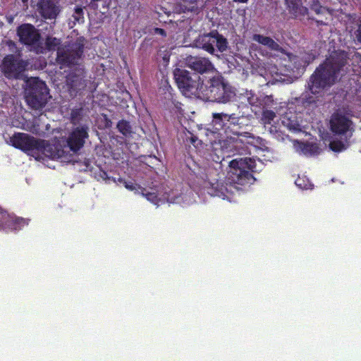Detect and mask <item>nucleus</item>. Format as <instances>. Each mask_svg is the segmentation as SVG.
<instances>
[{
  "mask_svg": "<svg viewBox=\"0 0 361 361\" xmlns=\"http://www.w3.org/2000/svg\"><path fill=\"white\" fill-rule=\"evenodd\" d=\"M84 54V45L80 42L73 44L68 48L58 47L56 61L63 67L78 66L71 70L66 76V84L71 96L85 90L87 84L85 80V71L80 61Z\"/></svg>",
  "mask_w": 361,
  "mask_h": 361,
  "instance_id": "obj_1",
  "label": "nucleus"
},
{
  "mask_svg": "<svg viewBox=\"0 0 361 361\" xmlns=\"http://www.w3.org/2000/svg\"><path fill=\"white\" fill-rule=\"evenodd\" d=\"M347 63L343 53H334L321 63L309 78L307 87L312 94H318L334 85L339 79L341 71Z\"/></svg>",
  "mask_w": 361,
  "mask_h": 361,
  "instance_id": "obj_2",
  "label": "nucleus"
},
{
  "mask_svg": "<svg viewBox=\"0 0 361 361\" xmlns=\"http://www.w3.org/2000/svg\"><path fill=\"white\" fill-rule=\"evenodd\" d=\"M10 142L13 147L23 152L35 156L39 153H49L52 159H60L64 156L65 152L61 145L51 146L44 140L37 139L30 135L23 133H16L10 137ZM39 159L38 156L35 157Z\"/></svg>",
  "mask_w": 361,
  "mask_h": 361,
  "instance_id": "obj_3",
  "label": "nucleus"
},
{
  "mask_svg": "<svg viewBox=\"0 0 361 361\" xmlns=\"http://www.w3.org/2000/svg\"><path fill=\"white\" fill-rule=\"evenodd\" d=\"M228 166L226 178L231 185L252 184L255 180L253 173L259 171L256 160L250 157L233 159L228 162Z\"/></svg>",
  "mask_w": 361,
  "mask_h": 361,
  "instance_id": "obj_4",
  "label": "nucleus"
},
{
  "mask_svg": "<svg viewBox=\"0 0 361 361\" xmlns=\"http://www.w3.org/2000/svg\"><path fill=\"white\" fill-rule=\"evenodd\" d=\"M235 95L231 86L221 76L213 77L203 83L199 98L209 102L226 103Z\"/></svg>",
  "mask_w": 361,
  "mask_h": 361,
  "instance_id": "obj_5",
  "label": "nucleus"
},
{
  "mask_svg": "<svg viewBox=\"0 0 361 361\" xmlns=\"http://www.w3.org/2000/svg\"><path fill=\"white\" fill-rule=\"evenodd\" d=\"M51 98L49 90L46 83L37 78L30 80L26 91L25 100L32 109L41 110Z\"/></svg>",
  "mask_w": 361,
  "mask_h": 361,
  "instance_id": "obj_6",
  "label": "nucleus"
},
{
  "mask_svg": "<svg viewBox=\"0 0 361 361\" xmlns=\"http://www.w3.org/2000/svg\"><path fill=\"white\" fill-rule=\"evenodd\" d=\"M173 76L178 87L183 94L199 98L204 82L201 80L198 74L191 73L185 69L176 68Z\"/></svg>",
  "mask_w": 361,
  "mask_h": 361,
  "instance_id": "obj_7",
  "label": "nucleus"
},
{
  "mask_svg": "<svg viewBox=\"0 0 361 361\" xmlns=\"http://www.w3.org/2000/svg\"><path fill=\"white\" fill-rule=\"evenodd\" d=\"M195 44L197 47L210 54H215V47L219 52L223 53L227 50L228 45L227 39L216 30L199 35L195 40Z\"/></svg>",
  "mask_w": 361,
  "mask_h": 361,
  "instance_id": "obj_8",
  "label": "nucleus"
},
{
  "mask_svg": "<svg viewBox=\"0 0 361 361\" xmlns=\"http://www.w3.org/2000/svg\"><path fill=\"white\" fill-rule=\"evenodd\" d=\"M88 137V128L85 126H78L74 128L68 135L63 139V144L57 143L52 146L61 145L65 152L63 156L65 157L68 154L66 148H68L71 152L76 154L84 147L85 140Z\"/></svg>",
  "mask_w": 361,
  "mask_h": 361,
  "instance_id": "obj_9",
  "label": "nucleus"
},
{
  "mask_svg": "<svg viewBox=\"0 0 361 361\" xmlns=\"http://www.w3.org/2000/svg\"><path fill=\"white\" fill-rule=\"evenodd\" d=\"M19 42L27 47H30L37 53H42V36L39 30L30 23H23L16 30Z\"/></svg>",
  "mask_w": 361,
  "mask_h": 361,
  "instance_id": "obj_10",
  "label": "nucleus"
},
{
  "mask_svg": "<svg viewBox=\"0 0 361 361\" xmlns=\"http://www.w3.org/2000/svg\"><path fill=\"white\" fill-rule=\"evenodd\" d=\"M28 63L21 56L15 54L6 55L1 65L4 76L8 79H18L26 70Z\"/></svg>",
  "mask_w": 361,
  "mask_h": 361,
  "instance_id": "obj_11",
  "label": "nucleus"
},
{
  "mask_svg": "<svg viewBox=\"0 0 361 361\" xmlns=\"http://www.w3.org/2000/svg\"><path fill=\"white\" fill-rule=\"evenodd\" d=\"M30 220L9 214L0 207V230L8 231H18L27 226Z\"/></svg>",
  "mask_w": 361,
  "mask_h": 361,
  "instance_id": "obj_12",
  "label": "nucleus"
},
{
  "mask_svg": "<svg viewBox=\"0 0 361 361\" xmlns=\"http://www.w3.org/2000/svg\"><path fill=\"white\" fill-rule=\"evenodd\" d=\"M186 66L191 70L200 74L208 73L214 69L210 60L201 56H188L186 59Z\"/></svg>",
  "mask_w": 361,
  "mask_h": 361,
  "instance_id": "obj_13",
  "label": "nucleus"
},
{
  "mask_svg": "<svg viewBox=\"0 0 361 361\" xmlns=\"http://www.w3.org/2000/svg\"><path fill=\"white\" fill-rule=\"evenodd\" d=\"M331 130L338 135L345 134L350 129L352 121L341 114H333L330 121Z\"/></svg>",
  "mask_w": 361,
  "mask_h": 361,
  "instance_id": "obj_14",
  "label": "nucleus"
},
{
  "mask_svg": "<svg viewBox=\"0 0 361 361\" xmlns=\"http://www.w3.org/2000/svg\"><path fill=\"white\" fill-rule=\"evenodd\" d=\"M243 142L239 139V137L226 136V140L223 141L221 145L222 149L228 153V157L235 154H241V151L243 149Z\"/></svg>",
  "mask_w": 361,
  "mask_h": 361,
  "instance_id": "obj_15",
  "label": "nucleus"
},
{
  "mask_svg": "<svg viewBox=\"0 0 361 361\" xmlns=\"http://www.w3.org/2000/svg\"><path fill=\"white\" fill-rule=\"evenodd\" d=\"M229 115L230 114L224 112L212 113V120L210 125L212 126L213 133L223 135V133L228 123V121H229Z\"/></svg>",
  "mask_w": 361,
  "mask_h": 361,
  "instance_id": "obj_16",
  "label": "nucleus"
},
{
  "mask_svg": "<svg viewBox=\"0 0 361 361\" xmlns=\"http://www.w3.org/2000/svg\"><path fill=\"white\" fill-rule=\"evenodd\" d=\"M39 7L42 16L46 19H55L60 12L56 0H41Z\"/></svg>",
  "mask_w": 361,
  "mask_h": 361,
  "instance_id": "obj_17",
  "label": "nucleus"
},
{
  "mask_svg": "<svg viewBox=\"0 0 361 361\" xmlns=\"http://www.w3.org/2000/svg\"><path fill=\"white\" fill-rule=\"evenodd\" d=\"M228 120V123L226 126L223 135L224 134L226 136L234 135V137H239L241 135L242 127L239 123L240 118L237 116L235 114H230Z\"/></svg>",
  "mask_w": 361,
  "mask_h": 361,
  "instance_id": "obj_18",
  "label": "nucleus"
},
{
  "mask_svg": "<svg viewBox=\"0 0 361 361\" xmlns=\"http://www.w3.org/2000/svg\"><path fill=\"white\" fill-rule=\"evenodd\" d=\"M288 7L289 12L293 14L295 18L305 17L308 13L307 7L302 5L301 0H288Z\"/></svg>",
  "mask_w": 361,
  "mask_h": 361,
  "instance_id": "obj_19",
  "label": "nucleus"
},
{
  "mask_svg": "<svg viewBox=\"0 0 361 361\" xmlns=\"http://www.w3.org/2000/svg\"><path fill=\"white\" fill-rule=\"evenodd\" d=\"M252 39L255 42H258L260 44H262L267 47H268L271 51H276L282 52L283 48L272 38L267 36H264L259 34H255L252 36Z\"/></svg>",
  "mask_w": 361,
  "mask_h": 361,
  "instance_id": "obj_20",
  "label": "nucleus"
},
{
  "mask_svg": "<svg viewBox=\"0 0 361 361\" xmlns=\"http://www.w3.org/2000/svg\"><path fill=\"white\" fill-rule=\"evenodd\" d=\"M116 128L119 133L123 136L129 137L133 133V128L129 121L122 119L119 121L116 125Z\"/></svg>",
  "mask_w": 361,
  "mask_h": 361,
  "instance_id": "obj_21",
  "label": "nucleus"
},
{
  "mask_svg": "<svg viewBox=\"0 0 361 361\" xmlns=\"http://www.w3.org/2000/svg\"><path fill=\"white\" fill-rule=\"evenodd\" d=\"M142 195L147 198V200L151 202L154 204H158L159 198L158 195L155 192H147V190L144 188H141Z\"/></svg>",
  "mask_w": 361,
  "mask_h": 361,
  "instance_id": "obj_22",
  "label": "nucleus"
},
{
  "mask_svg": "<svg viewBox=\"0 0 361 361\" xmlns=\"http://www.w3.org/2000/svg\"><path fill=\"white\" fill-rule=\"evenodd\" d=\"M259 104L262 109H267V108L273 107V106L276 104V102L272 95H266L260 99Z\"/></svg>",
  "mask_w": 361,
  "mask_h": 361,
  "instance_id": "obj_23",
  "label": "nucleus"
},
{
  "mask_svg": "<svg viewBox=\"0 0 361 361\" xmlns=\"http://www.w3.org/2000/svg\"><path fill=\"white\" fill-rule=\"evenodd\" d=\"M276 117V114L274 111L269 109H262V120L264 123L270 124Z\"/></svg>",
  "mask_w": 361,
  "mask_h": 361,
  "instance_id": "obj_24",
  "label": "nucleus"
},
{
  "mask_svg": "<svg viewBox=\"0 0 361 361\" xmlns=\"http://www.w3.org/2000/svg\"><path fill=\"white\" fill-rule=\"evenodd\" d=\"M310 9L315 12L316 14L323 13L324 11H327L328 9L321 6L319 0H311L310 2Z\"/></svg>",
  "mask_w": 361,
  "mask_h": 361,
  "instance_id": "obj_25",
  "label": "nucleus"
},
{
  "mask_svg": "<svg viewBox=\"0 0 361 361\" xmlns=\"http://www.w3.org/2000/svg\"><path fill=\"white\" fill-rule=\"evenodd\" d=\"M61 44V40L56 37H47L45 41V45L48 50H54Z\"/></svg>",
  "mask_w": 361,
  "mask_h": 361,
  "instance_id": "obj_26",
  "label": "nucleus"
},
{
  "mask_svg": "<svg viewBox=\"0 0 361 361\" xmlns=\"http://www.w3.org/2000/svg\"><path fill=\"white\" fill-rule=\"evenodd\" d=\"M330 149L335 152H340L345 149L344 143L338 140H334L329 143Z\"/></svg>",
  "mask_w": 361,
  "mask_h": 361,
  "instance_id": "obj_27",
  "label": "nucleus"
},
{
  "mask_svg": "<svg viewBox=\"0 0 361 361\" xmlns=\"http://www.w3.org/2000/svg\"><path fill=\"white\" fill-rule=\"evenodd\" d=\"M295 183L301 189L307 190L312 187L311 183L307 179H305V177H298Z\"/></svg>",
  "mask_w": 361,
  "mask_h": 361,
  "instance_id": "obj_28",
  "label": "nucleus"
},
{
  "mask_svg": "<svg viewBox=\"0 0 361 361\" xmlns=\"http://www.w3.org/2000/svg\"><path fill=\"white\" fill-rule=\"evenodd\" d=\"M73 18L74 19L75 23L77 22L80 23V22L84 21V12L83 8L80 6H77L73 14Z\"/></svg>",
  "mask_w": 361,
  "mask_h": 361,
  "instance_id": "obj_29",
  "label": "nucleus"
},
{
  "mask_svg": "<svg viewBox=\"0 0 361 361\" xmlns=\"http://www.w3.org/2000/svg\"><path fill=\"white\" fill-rule=\"evenodd\" d=\"M120 182L123 183L124 186H125V188L126 189H128V190H130V191L137 190V189H140L141 190V188H142V187H140L137 184L134 183L132 181H127L126 180H123V179L121 178L120 179Z\"/></svg>",
  "mask_w": 361,
  "mask_h": 361,
  "instance_id": "obj_30",
  "label": "nucleus"
},
{
  "mask_svg": "<svg viewBox=\"0 0 361 361\" xmlns=\"http://www.w3.org/2000/svg\"><path fill=\"white\" fill-rule=\"evenodd\" d=\"M6 44L11 51L15 52L16 56H21V50L17 48L16 44L14 41L8 39L6 41Z\"/></svg>",
  "mask_w": 361,
  "mask_h": 361,
  "instance_id": "obj_31",
  "label": "nucleus"
},
{
  "mask_svg": "<svg viewBox=\"0 0 361 361\" xmlns=\"http://www.w3.org/2000/svg\"><path fill=\"white\" fill-rule=\"evenodd\" d=\"M150 33H152L153 35H161L163 37H166L167 35L165 30H164L163 28H159V27L153 28L152 30V31L150 32Z\"/></svg>",
  "mask_w": 361,
  "mask_h": 361,
  "instance_id": "obj_32",
  "label": "nucleus"
},
{
  "mask_svg": "<svg viewBox=\"0 0 361 361\" xmlns=\"http://www.w3.org/2000/svg\"><path fill=\"white\" fill-rule=\"evenodd\" d=\"M355 36L357 41L361 43V22L358 25L357 30L355 31Z\"/></svg>",
  "mask_w": 361,
  "mask_h": 361,
  "instance_id": "obj_33",
  "label": "nucleus"
},
{
  "mask_svg": "<svg viewBox=\"0 0 361 361\" xmlns=\"http://www.w3.org/2000/svg\"><path fill=\"white\" fill-rule=\"evenodd\" d=\"M315 22L317 23V25L319 26V25H326L327 23L323 20H315Z\"/></svg>",
  "mask_w": 361,
  "mask_h": 361,
  "instance_id": "obj_34",
  "label": "nucleus"
},
{
  "mask_svg": "<svg viewBox=\"0 0 361 361\" xmlns=\"http://www.w3.org/2000/svg\"><path fill=\"white\" fill-rule=\"evenodd\" d=\"M197 141V137H195V136H192L190 137V142L192 144V145H195L196 142Z\"/></svg>",
  "mask_w": 361,
  "mask_h": 361,
  "instance_id": "obj_35",
  "label": "nucleus"
},
{
  "mask_svg": "<svg viewBox=\"0 0 361 361\" xmlns=\"http://www.w3.org/2000/svg\"><path fill=\"white\" fill-rule=\"evenodd\" d=\"M314 147V145H313L305 144V147L303 148V149H305L307 147H310V148H312V147Z\"/></svg>",
  "mask_w": 361,
  "mask_h": 361,
  "instance_id": "obj_36",
  "label": "nucleus"
},
{
  "mask_svg": "<svg viewBox=\"0 0 361 361\" xmlns=\"http://www.w3.org/2000/svg\"><path fill=\"white\" fill-rule=\"evenodd\" d=\"M235 1L240 2V3H247L248 0H234Z\"/></svg>",
  "mask_w": 361,
  "mask_h": 361,
  "instance_id": "obj_37",
  "label": "nucleus"
},
{
  "mask_svg": "<svg viewBox=\"0 0 361 361\" xmlns=\"http://www.w3.org/2000/svg\"><path fill=\"white\" fill-rule=\"evenodd\" d=\"M102 173H103L102 178L104 179H106L108 178L107 173L105 171H102Z\"/></svg>",
  "mask_w": 361,
  "mask_h": 361,
  "instance_id": "obj_38",
  "label": "nucleus"
},
{
  "mask_svg": "<svg viewBox=\"0 0 361 361\" xmlns=\"http://www.w3.org/2000/svg\"><path fill=\"white\" fill-rule=\"evenodd\" d=\"M221 195H224V193L222 192H216L215 194H214V195H216V196H221Z\"/></svg>",
  "mask_w": 361,
  "mask_h": 361,
  "instance_id": "obj_39",
  "label": "nucleus"
},
{
  "mask_svg": "<svg viewBox=\"0 0 361 361\" xmlns=\"http://www.w3.org/2000/svg\"><path fill=\"white\" fill-rule=\"evenodd\" d=\"M75 114H76V112H73V113L71 114V118H72V119L75 118Z\"/></svg>",
  "mask_w": 361,
  "mask_h": 361,
  "instance_id": "obj_40",
  "label": "nucleus"
},
{
  "mask_svg": "<svg viewBox=\"0 0 361 361\" xmlns=\"http://www.w3.org/2000/svg\"><path fill=\"white\" fill-rule=\"evenodd\" d=\"M28 0H22L23 3H27Z\"/></svg>",
  "mask_w": 361,
  "mask_h": 361,
  "instance_id": "obj_41",
  "label": "nucleus"
}]
</instances>
